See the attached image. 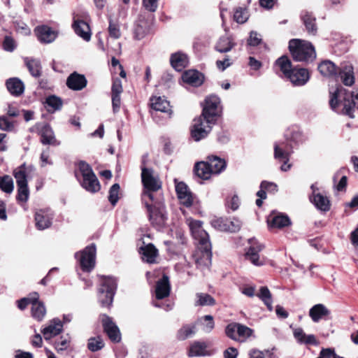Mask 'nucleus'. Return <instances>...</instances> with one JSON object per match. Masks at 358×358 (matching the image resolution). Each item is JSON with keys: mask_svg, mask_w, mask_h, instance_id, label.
I'll list each match as a JSON object with an SVG mask.
<instances>
[{"mask_svg": "<svg viewBox=\"0 0 358 358\" xmlns=\"http://www.w3.org/2000/svg\"><path fill=\"white\" fill-rule=\"evenodd\" d=\"M24 63L32 76L38 78L41 75V66L38 59L26 57Z\"/></svg>", "mask_w": 358, "mask_h": 358, "instance_id": "38", "label": "nucleus"}, {"mask_svg": "<svg viewBox=\"0 0 358 358\" xmlns=\"http://www.w3.org/2000/svg\"><path fill=\"white\" fill-rule=\"evenodd\" d=\"M329 104L332 110H336L338 105L343 106L342 113L354 117V108H358V92H349L343 87H338L330 91Z\"/></svg>", "mask_w": 358, "mask_h": 358, "instance_id": "2", "label": "nucleus"}, {"mask_svg": "<svg viewBox=\"0 0 358 358\" xmlns=\"http://www.w3.org/2000/svg\"><path fill=\"white\" fill-rule=\"evenodd\" d=\"M315 186L313 185L311 189L313 190V194L310 198L311 202L315 207L322 211H328L330 208L329 200L327 196L322 195L320 193H315Z\"/></svg>", "mask_w": 358, "mask_h": 358, "instance_id": "27", "label": "nucleus"}, {"mask_svg": "<svg viewBox=\"0 0 358 358\" xmlns=\"http://www.w3.org/2000/svg\"><path fill=\"white\" fill-rule=\"evenodd\" d=\"M202 325V329L206 333H210L215 327V322L213 316L205 315L199 319Z\"/></svg>", "mask_w": 358, "mask_h": 358, "instance_id": "50", "label": "nucleus"}, {"mask_svg": "<svg viewBox=\"0 0 358 358\" xmlns=\"http://www.w3.org/2000/svg\"><path fill=\"white\" fill-rule=\"evenodd\" d=\"M182 80L192 86H200L203 82V75L196 70H189L182 76Z\"/></svg>", "mask_w": 358, "mask_h": 358, "instance_id": "26", "label": "nucleus"}, {"mask_svg": "<svg viewBox=\"0 0 358 358\" xmlns=\"http://www.w3.org/2000/svg\"><path fill=\"white\" fill-rule=\"evenodd\" d=\"M269 187H272L274 192L278 191V186L275 183L263 181L260 185V189L257 192V196L260 199H265L266 198V191L268 190Z\"/></svg>", "mask_w": 358, "mask_h": 358, "instance_id": "48", "label": "nucleus"}, {"mask_svg": "<svg viewBox=\"0 0 358 358\" xmlns=\"http://www.w3.org/2000/svg\"><path fill=\"white\" fill-rule=\"evenodd\" d=\"M46 314V308L43 302L34 300L31 304V316L38 321H41Z\"/></svg>", "mask_w": 358, "mask_h": 358, "instance_id": "35", "label": "nucleus"}, {"mask_svg": "<svg viewBox=\"0 0 358 358\" xmlns=\"http://www.w3.org/2000/svg\"><path fill=\"white\" fill-rule=\"evenodd\" d=\"M208 162L213 174H219L226 168L225 161L217 156L209 157Z\"/></svg>", "mask_w": 358, "mask_h": 358, "instance_id": "37", "label": "nucleus"}, {"mask_svg": "<svg viewBox=\"0 0 358 358\" xmlns=\"http://www.w3.org/2000/svg\"><path fill=\"white\" fill-rule=\"evenodd\" d=\"M257 296L264 303L270 311L273 310L271 294L267 287H262Z\"/></svg>", "mask_w": 358, "mask_h": 358, "instance_id": "46", "label": "nucleus"}, {"mask_svg": "<svg viewBox=\"0 0 358 358\" xmlns=\"http://www.w3.org/2000/svg\"><path fill=\"white\" fill-rule=\"evenodd\" d=\"M275 64L280 68V71L286 77L293 69H292L291 61L286 56H282L278 59L275 62Z\"/></svg>", "mask_w": 358, "mask_h": 358, "instance_id": "45", "label": "nucleus"}, {"mask_svg": "<svg viewBox=\"0 0 358 358\" xmlns=\"http://www.w3.org/2000/svg\"><path fill=\"white\" fill-rule=\"evenodd\" d=\"M170 284L169 278L166 275H163L156 285L155 294L157 299H162L167 297L170 294Z\"/></svg>", "mask_w": 358, "mask_h": 358, "instance_id": "28", "label": "nucleus"}, {"mask_svg": "<svg viewBox=\"0 0 358 358\" xmlns=\"http://www.w3.org/2000/svg\"><path fill=\"white\" fill-rule=\"evenodd\" d=\"M41 136V143L44 145H59V142H58L55 138L53 130L48 124H45L42 127Z\"/></svg>", "mask_w": 358, "mask_h": 358, "instance_id": "30", "label": "nucleus"}, {"mask_svg": "<svg viewBox=\"0 0 358 358\" xmlns=\"http://www.w3.org/2000/svg\"><path fill=\"white\" fill-rule=\"evenodd\" d=\"M248 17V12L245 8H238L234 11V19L238 23L243 24L245 22Z\"/></svg>", "mask_w": 358, "mask_h": 358, "instance_id": "53", "label": "nucleus"}, {"mask_svg": "<svg viewBox=\"0 0 358 358\" xmlns=\"http://www.w3.org/2000/svg\"><path fill=\"white\" fill-rule=\"evenodd\" d=\"M151 106L156 111L165 113L169 117L171 115V108L169 102L162 96H153L150 99Z\"/></svg>", "mask_w": 358, "mask_h": 358, "instance_id": "23", "label": "nucleus"}, {"mask_svg": "<svg viewBox=\"0 0 358 358\" xmlns=\"http://www.w3.org/2000/svg\"><path fill=\"white\" fill-rule=\"evenodd\" d=\"M102 324L104 331L111 341L118 343L121 340L120 330L111 318L104 315L102 316Z\"/></svg>", "mask_w": 358, "mask_h": 358, "instance_id": "17", "label": "nucleus"}, {"mask_svg": "<svg viewBox=\"0 0 358 358\" xmlns=\"http://www.w3.org/2000/svg\"><path fill=\"white\" fill-rule=\"evenodd\" d=\"M238 355V350L234 347L228 348L224 351V358H236Z\"/></svg>", "mask_w": 358, "mask_h": 358, "instance_id": "64", "label": "nucleus"}, {"mask_svg": "<svg viewBox=\"0 0 358 358\" xmlns=\"http://www.w3.org/2000/svg\"><path fill=\"white\" fill-rule=\"evenodd\" d=\"M13 174L17 186L27 185V171L24 165L15 169Z\"/></svg>", "mask_w": 358, "mask_h": 358, "instance_id": "43", "label": "nucleus"}, {"mask_svg": "<svg viewBox=\"0 0 358 358\" xmlns=\"http://www.w3.org/2000/svg\"><path fill=\"white\" fill-rule=\"evenodd\" d=\"M141 179L144 187L141 195L142 200H144L145 194H149L152 198L162 196V194L158 192L162 188V182L159 176L152 169L143 167Z\"/></svg>", "mask_w": 358, "mask_h": 358, "instance_id": "5", "label": "nucleus"}, {"mask_svg": "<svg viewBox=\"0 0 358 358\" xmlns=\"http://www.w3.org/2000/svg\"><path fill=\"white\" fill-rule=\"evenodd\" d=\"M143 243V245L139 248V252L141 255L142 260L144 262L150 264L157 263V259L159 257L158 250L152 243L145 244L144 242Z\"/></svg>", "mask_w": 358, "mask_h": 358, "instance_id": "15", "label": "nucleus"}, {"mask_svg": "<svg viewBox=\"0 0 358 358\" xmlns=\"http://www.w3.org/2000/svg\"><path fill=\"white\" fill-rule=\"evenodd\" d=\"M207 345L204 342L195 341L189 347V357H201L208 355Z\"/></svg>", "mask_w": 358, "mask_h": 358, "instance_id": "36", "label": "nucleus"}, {"mask_svg": "<svg viewBox=\"0 0 358 358\" xmlns=\"http://www.w3.org/2000/svg\"><path fill=\"white\" fill-rule=\"evenodd\" d=\"M215 303V299L208 294L196 293L194 305L196 306H213Z\"/></svg>", "mask_w": 358, "mask_h": 358, "instance_id": "42", "label": "nucleus"}, {"mask_svg": "<svg viewBox=\"0 0 358 358\" xmlns=\"http://www.w3.org/2000/svg\"><path fill=\"white\" fill-rule=\"evenodd\" d=\"M302 135L299 131H294L290 137L285 140L280 141L274 144V158L275 159H289L293 152L294 145L301 143Z\"/></svg>", "mask_w": 358, "mask_h": 358, "instance_id": "6", "label": "nucleus"}, {"mask_svg": "<svg viewBox=\"0 0 358 358\" xmlns=\"http://www.w3.org/2000/svg\"><path fill=\"white\" fill-rule=\"evenodd\" d=\"M176 192L180 203L186 206L190 207L194 202V196L189 189L188 186L183 182L174 180Z\"/></svg>", "mask_w": 358, "mask_h": 358, "instance_id": "14", "label": "nucleus"}, {"mask_svg": "<svg viewBox=\"0 0 358 358\" xmlns=\"http://www.w3.org/2000/svg\"><path fill=\"white\" fill-rule=\"evenodd\" d=\"M289 50L293 59L297 62H312L316 57L313 45L306 41L301 39L290 40Z\"/></svg>", "mask_w": 358, "mask_h": 358, "instance_id": "4", "label": "nucleus"}, {"mask_svg": "<svg viewBox=\"0 0 358 358\" xmlns=\"http://www.w3.org/2000/svg\"><path fill=\"white\" fill-rule=\"evenodd\" d=\"M116 288L117 282L115 278L111 277L103 278L98 295L102 306L108 307L112 304Z\"/></svg>", "mask_w": 358, "mask_h": 358, "instance_id": "9", "label": "nucleus"}, {"mask_svg": "<svg viewBox=\"0 0 358 358\" xmlns=\"http://www.w3.org/2000/svg\"><path fill=\"white\" fill-rule=\"evenodd\" d=\"M295 86L304 85L309 80L310 75L306 69H293L287 76Z\"/></svg>", "mask_w": 358, "mask_h": 358, "instance_id": "19", "label": "nucleus"}, {"mask_svg": "<svg viewBox=\"0 0 358 358\" xmlns=\"http://www.w3.org/2000/svg\"><path fill=\"white\" fill-rule=\"evenodd\" d=\"M120 185L117 183L114 184L110 188L108 200L113 206H115L119 199Z\"/></svg>", "mask_w": 358, "mask_h": 358, "instance_id": "55", "label": "nucleus"}, {"mask_svg": "<svg viewBox=\"0 0 358 358\" xmlns=\"http://www.w3.org/2000/svg\"><path fill=\"white\" fill-rule=\"evenodd\" d=\"M148 31L145 27L140 24H136L134 30V38L137 40L143 38L147 34Z\"/></svg>", "mask_w": 358, "mask_h": 358, "instance_id": "58", "label": "nucleus"}, {"mask_svg": "<svg viewBox=\"0 0 358 358\" xmlns=\"http://www.w3.org/2000/svg\"><path fill=\"white\" fill-rule=\"evenodd\" d=\"M270 226L275 228H282L290 224L289 218L287 215H278L268 221Z\"/></svg>", "mask_w": 358, "mask_h": 358, "instance_id": "44", "label": "nucleus"}, {"mask_svg": "<svg viewBox=\"0 0 358 358\" xmlns=\"http://www.w3.org/2000/svg\"><path fill=\"white\" fill-rule=\"evenodd\" d=\"M215 123H208L206 118L201 115L194 120V123L191 129V135L194 141H199L207 136L212 129V126Z\"/></svg>", "mask_w": 358, "mask_h": 358, "instance_id": "12", "label": "nucleus"}, {"mask_svg": "<svg viewBox=\"0 0 358 358\" xmlns=\"http://www.w3.org/2000/svg\"><path fill=\"white\" fill-rule=\"evenodd\" d=\"M66 85L71 90H81L87 85V80L83 75L74 72L68 77Z\"/></svg>", "mask_w": 358, "mask_h": 358, "instance_id": "24", "label": "nucleus"}, {"mask_svg": "<svg viewBox=\"0 0 358 358\" xmlns=\"http://www.w3.org/2000/svg\"><path fill=\"white\" fill-rule=\"evenodd\" d=\"M52 214L44 210H40L35 214L36 226L38 229L43 230L50 227L52 223Z\"/></svg>", "mask_w": 358, "mask_h": 358, "instance_id": "22", "label": "nucleus"}, {"mask_svg": "<svg viewBox=\"0 0 358 358\" xmlns=\"http://www.w3.org/2000/svg\"><path fill=\"white\" fill-rule=\"evenodd\" d=\"M62 329L63 324L61 320L58 318H55L50 321L48 324L41 330V333L45 340H50L59 334Z\"/></svg>", "mask_w": 358, "mask_h": 358, "instance_id": "20", "label": "nucleus"}, {"mask_svg": "<svg viewBox=\"0 0 358 358\" xmlns=\"http://www.w3.org/2000/svg\"><path fill=\"white\" fill-rule=\"evenodd\" d=\"M158 0H143L145 8L151 12H155L157 8Z\"/></svg>", "mask_w": 358, "mask_h": 358, "instance_id": "63", "label": "nucleus"}, {"mask_svg": "<svg viewBox=\"0 0 358 358\" xmlns=\"http://www.w3.org/2000/svg\"><path fill=\"white\" fill-rule=\"evenodd\" d=\"M29 196V190L27 185L17 186V196L19 201L26 202Z\"/></svg>", "mask_w": 358, "mask_h": 358, "instance_id": "56", "label": "nucleus"}, {"mask_svg": "<svg viewBox=\"0 0 358 358\" xmlns=\"http://www.w3.org/2000/svg\"><path fill=\"white\" fill-rule=\"evenodd\" d=\"M186 222L196 244V251L193 257L196 266L203 271L211 264L212 245L209 235L203 229L201 221L189 217L186 220Z\"/></svg>", "mask_w": 358, "mask_h": 358, "instance_id": "1", "label": "nucleus"}, {"mask_svg": "<svg viewBox=\"0 0 358 358\" xmlns=\"http://www.w3.org/2000/svg\"><path fill=\"white\" fill-rule=\"evenodd\" d=\"M224 332L228 338L239 343H245L250 337H255L253 329L238 322L227 325Z\"/></svg>", "mask_w": 358, "mask_h": 358, "instance_id": "8", "label": "nucleus"}, {"mask_svg": "<svg viewBox=\"0 0 358 358\" xmlns=\"http://www.w3.org/2000/svg\"><path fill=\"white\" fill-rule=\"evenodd\" d=\"M112 94L120 95L123 91L122 81L116 78L113 80L111 89Z\"/></svg>", "mask_w": 358, "mask_h": 358, "instance_id": "61", "label": "nucleus"}, {"mask_svg": "<svg viewBox=\"0 0 358 358\" xmlns=\"http://www.w3.org/2000/svg\"><path fill=\"white\" fill-rule=\"evenodd\" d=\"M196 333L195 325H185L180 328L177 333V338L180 341H184Z\"/></svg>", "mask_w": 358, "mask_h": 358, "instance_id": "47", "label": "nucleus"}, {"mask_svg": "<svg viewBox=\"0 0 358 358\" xmlns=\"http://www.w3.org/2000/svg\"><path fill=\"white\" fill-rule=\"evenodd\" d=\"M108 34L113 39H118L122 36L120 24L117 19H113L110 16L108 17Z\"/></svg>", "mask_w": 358, "mask_h": 358, "instance_id": "40", "label": "nucleus"}, {"mask_svg": "<svg viewBox=\"0 0 358 358\" xmlns=\"http://www.w3.org/2000/svg\"><path fill=\"white\" fill-rule=\"evenodd\" d=\"M301 19L308 34L315 35L317 32L315 17L311 13L303 11L301 13Z\"/></svg>", "mask_w": 358, "mask_h": 358, "instance_id": "33", "label": "nucleus"}, {"mask_svg": "<svg viewBox=\"0 0 358 358\" xmlns=\"http://www.w3.org/2000/svg\"><path fill=\"white\" fill-rule=\"evenodd\" d=\"M234 46L232 39L229 36H222L218 40L215 50L220 52H227Z\"/></svg>", "mask_w": 358, "mask_h": 358, "instance_id": "41", "label": "nucleus"}, {"mask_svg": "<svg viewBox=\"0 0 358 358\" xmlns=\"http://www.w3.org/2000/svg\"><path fill=\"white\" fill-rule=\"evenodd\" d=\"M250 246L245 253V258L255 266L263 265L264 262L260 259L259 252L263 250L264 246L254 239L250 240Z\"/></svg>", "mask_w": 358, "mask_h": 358, "instance_id": "16", "label": "nucleus"}, {"mask_svg": "<svg viewBox=\"0 0 358 358\" xmlns=\"http://www.w3.org/2000/svg\"><path fill=\"white\" fill-rule=\"evenodd\" d=\"M45 103L48 110H57L60 109L62 105V100L56 96H50L46 99Z\"/></svg>", "mask_w": 358, "mask_h": 358, "instance_id": "52", "label": "nucleus"}, {"mask_svg": "<svg viewBox=\"0 0 358 358\" xmlns=\"http://www.w3.org/2000/svg\"><path fill=\"white\" fill-rule=\"evenodd\" d=\"M35 31L38 39L41 43H52L57 37L56 33L47 26L38 27L35 29Z\"/></svg>", "mask_w": 358, "mask_h": 358, "instance_id": "25", "label": "nucleus"}, {"mask_svg": "<svg viewBox=\"0 0 358 358\" xmlns=\"http://www.w3.org/2000/svg\"><path fill=\"white\" fill-rule=\"evenodd\" d=\"M6 84L8 90L13 95L20 96L24 92V83L17 78H9Z\"/></svg>", "mask_w": 358, "mask_h": 358, "instance_id": "31", "label": "nucleus"}, {"mask_svg": "<svg viewBox=\"0 0 358 358\" xmlns=\"http://www.w3.org/2000/svg\"><path fill=\"white\" fill-rule=\"evenodd\" d=\"M72 27L75 33L85 41H90L92 32L90 25L83 20L74 17Z\"/></svg>", "mask_w": 358, "mask_h": 358, "instance_id": "21", "label": "nucleus"}, {"mask_svg": "<svg viewBox=\"0 0 358 358\" xmlns=\"http://www.w3.org/2000/svg\"><path fill=\"white\" fill-rule=\"evenodd\" d=\"M104 346L103 341L100 336L90 338L88 340L87 347L92 352H96L102 349Z\"/></svg>", "mask_w": 358, "mask_h": 358, "instance_id": "51", "label": "nucleus"}, {"mask_svg": "<svg viewBox=\"0 0 358 358\" xmlns=\"http://www.w3.org/2000/svg\"><path fill=\"white\" fill-rule=\"evenodd\" d=\"M13 129V124L7 117H0V129L4 131H11Z\"/></svg>", "mask_w": 358, "mask_h": 358, "instance_id": "62", "label": "nucleus"}, {"mask_svg": "<svg viewBox=\"0 0 358 358\" xmlns=\"http://www.w3.org/2000/svg\"><path fill=\"white\" fill-rule=\"evenodd\" d=\"M38 298V294L37 292H33L28 297H24L19 300L17 301V306L20 310H24L28 305H31L34 300H36Z\"/></svg>", "mask_w": 358, "mask_h": 358, "instance_id": "54", "label": "nucleus"}, {"mask_svg": "<svg viewBox=\"0 0 358 358\" xmlns=\"http://www.w3.org/2000/svg\"><path fill=\"white\" fill-rule=\"evenodd\" d=\"M220 98L215 95L208 96L205 100L201 115L208 123H215L219 115Z\"/></svg>", "mask_w": 358, "mask_h": 358, "instance_id": "11", "label": "nucleus"}, {"mask_svg": "<svg viewBox=\"0 0 358 358\" xmlns=\"http://www.w3.org/2000/svg\"><path fill=\"white\" fill-rule=\"evenodd\" d=\"M320 73L326 77H330L336 74L337 69L336 65L329 60L321 62L318 66Z\"/></svg>", "mask_w": 358, "mask_h": 358, "instance_id": "39", "label": "nucleus"}, {"mask_svg": "<svg viewBox=\"0 0 358 358\" xmlns=\"http://www.w3.org/2000/svg\"><path fill=\"white\" fill-rule=\"evenodd\" d=\"M70 343V339L69 337H63L62 336L60 339L55 342V348L57 352H61L66 350Z\"/></svg>", "mask_w": 358, "mask_h": 358, "instance_id": "57", "label": "nucleus"}, {"mask_svg": "<svg viewBox=\"0 0 358 358\" xmlns=\"http://www.w3.org/2000/svg\"><path fill=\"white\" fill-rule=\"evenodd\" d=\"M170 61L173 68L178 71H182L189 63L187 55L180 52L172 54Z\"/></svg>", "mask_w": 358, "mask_h": 358, "instance_id": "29", "label": "nucleus"}, {"mask_svg": "<svg viewBox=\"0 0 358 358\" xmlns=\"http://www.w3.org/2000/svg\"><path fill=\"white\" fill-rule=\"evenodd\" d=\"M143 203L146 208L150 224L157 229L164 227L167 220V214L163 201V197L152 198L145 194Z\"/></svg>", "mask_w": 358, "mask_h": 358, "instance_id": "3", "label": "nucleus"}, {"mask_svg": "<svg viewBox=\"0 0 358 358\" xmlns=\"http://www.w3.org/2000/svg\"><path fill=\"white\" fill-rule=\"evenodd\" d=\"M194 172L199 178L203 180H208L213 175L208 162H197L194 166Z\"/></svg>", "mask_w": 358, "mask_h": 358, "instance_id": "32", "label": "nucleus"}, {"mask_svg": "<svg viewBox=\"0 0 358 358\" xmlns=\"http://www.w3.org/2000/svg\"><path fill=\"white\" fill-rule=\"evenodd\" d=\"M293 335L296 341L300 344H303L306 336H307L300 327L294 329Z\"/></svg>", "mask_w": 358, "mask_h": 358, "instance_id": "59", "label": "nucleus"}, {"mask_svg": "<svg viewBox=\"0 0 358 358\" xmlns=\"http://www.w3.org/2000/svg\"><path fill=\"white\" fill-rule=\"evenodd\" d=\"M330 315L331 310L322 303L315 304L309 310V316L315 323H317L322 320H328Z\"/></svg>", "mask_w": 358, "mask_h": 358, "instance_id": "18", "label": "nucleus"}, {"mask_svg": "<svg viewBox=\"0 0 358 358\" xmlns=\"http://www.w3.org/2000/svg\"><path fill=\"white\" fill-rule=\"evenodd\" d=\"M212 226L222 231L236 232L241 227L242 222L237 218L224 219L216 218L212 220Z\"/></svg>", "mask_w": 358, "mask_h": 358, "instance_id": "13", "label": "nucleus"}, {"mask_svg": "<svg viewBox=\"0 0 358 358\" xmlns=\"http://www.w3.org/2000/svg\"><path fill=\"white\" fill-rule=\"evenodd\" d=\"M262 41V38L259 34L256 31H251L250 37L248 40V43L252 46H256L259 45Z\"/></svg>", "mask_w": 358, "mask_h": 358, "instance_id": "60", "label": "nucleus"}, {"mask_svg": "<svg viewBox=\"0 0 358 358\" xmlns=\"http://www.w3.org/2000/svg\"><path fill=\"white\" fill-rule=\"evenodd\" d=\"M340 76L344 85L351 86L355 83L353 67L351 64H345L340 71Z\"/></svg>", "mask_w": 358, "mask_h": 358, "instance_id": "34", "label": "nucleus"}, {"mask_svg": "<svg viewBox=\"0 0 358 358\" xmlns=\"http://www.w3.org/2000/svg\"><path fill=\"white\" fill-rule=\"evenodd\" d=\"M0 188L6 193H11L14 188L12 178L9 176H4L0 178Z\"/></svg>", "mask_w": 358, "mask_h": 358, "instance_id": "49", "label": "nucleus"}, {"mask_svg": "<svg viewBox=\"0 0 358 358\" xmlns=\"http://www.w3.org/2000/svg\"><path fill=\"white\" fill-rule=\"evenodd\" d=\"M78 169L83 178L82 187L90 192H98L100 189V184L91 166L81 161L78 163Z\"/></svg>", "mask_w": 358, "mask_h": 358, "instance_id": "7", "label": "nucleus"}, {"mask_svg": "<svg viewBox=\"0 0 358 358\" xmlns=\"http://www.w3.org/2000/svg\"><path fill=\"white\" fill-rule=\"evenodd\" d=\"M76 257L78 259L80 265L83 271L90 272L95 266L96 246L91 244L87 246L83 251L77 252Z\"/></svg>", "mask_w": 358, "mask_h": 358, "instance_id": "10", "label": "nucleus"}]
</instances>
